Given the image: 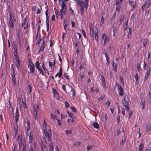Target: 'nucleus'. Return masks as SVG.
<instances>
[{"label": "nucleus", "mask_w": 151, "mask_h": 151, "mask_svg": "<svg viewBox=\"0 0 151 151\" xmlns=\"http://www.w3.org/2000/svg\"><path fill=\"white\" fill-rule=\"evenodd\" d=\"M137 68L138 69V71L139 72L140 70L141 67L139 63H137Z\"/></svg>", "instance_id": "obj_41"}, {"label": "nucleus", "mask_w": 151, "mask_h": 151, "mask_svg": "<svg viewBox=\"0 0 151 151\" xmlns=\"http://www.w3.org/2000/svg\"><path fill=\"white\" fill-rule=\"evenodd\" d=\"M50 116L52 118H53L54 119H55V118L56 117L55 115L53 114H50Z\"/></svg>", "instance_id": "obj_59"}, {"label": "nucleus", "mask_w": 151, "mask_h": 151, "mask_svg": "<svg viewBox=\"0 0 151 151\" xmlns=\"http://www.w3.org/2000/svg\"><path fill=\"white\" fill-rule=\"evenodd\" d=\"M116 85L117 86V89L118 91L119 95L120 96H122L123 95V90L122 87L119 85L118 83H116Z\"/></svg>", "instance_id": "obj_4"}, {"label": "nucleus", "mask_w": 151, "mask_h": 151, "mask_svg": "<svg viewBox=\"0 0 151 151\" xmlns=\"http://www.w3.org/2000/svg\"><path fill=\"white\" fill-rule=\"evenodd\" d=\"M41 148L42 151L46 150L47 151V148L46 147V144L45 142H42L41 144Z\"/></svg>", "instance_id": "obj_13"}, {"label": "nucleus", "mask_w": 151, "mask_h": 151, "mask_svg": "<svg viewBox=\"0 0 151 151\" xmlns=\"http://www.w3.org/2000/svg\"><path fill=\"white\" fill-rule=\"evenodd\" d=\"M25 122H26L27 124V131H28L30 129L29 122V120L28 119H26V120L25 121Z\"/></svg>", "instance_id": "obj_21"}, {"label": "nucleus", "mask_w": 151, "mask_h": 151, "mask_svg": "<svg viewBox=\"0 0 151 151\" xmlns=\"http://www.w3.org/2000/svg\"><path fill=\"white\" fill-rule=\"evenodd\" d=\"M102 81V85L104 87L105 86V80H103L101 81Z\"/></svg>", "instance_id": "obj_61"}, {"label": "nucleus", "mask_w": 151, "mask_h": 151, "mask_svg": "<svg viewBox=\"0 0 151 151\" xmlns=\"http://www.w3.org/2000/svg\"><path fill=\"white\" fill-rule=\"evenodd\" d=\"M151 1L150 0L147 1L144 4V6L146 8H148L151 5Z\"/></svg>", "instance_id": "obj_12"}, {"label": "nucleus", "mask_w": 151, "mask_h": 151, "mask_svg": "<svg viewBox=\"0 0 151 151\" xmlns=\"http://www.w3.org/2000/svg\"><path fill=\"white\" fill-rule=\"evenodd\" d=\"M39 109V107L37 105H35L34 106V114L36 119L37 118V110Z\"/></svg>", "instance_id": "obj_7"}, {"label": "nucleus", "mask_w": 151, "mask_h": 151, "mask_svg": "<svg viewBox=\"0 0 151 151\" xmlns=\"http://www.w3.org/2000/svg\"><path fill=\"white\" fill-rule=\"evenodd\" d=\"M148 41V39L147 38H146L144 40V42H143V44L144 46L145 47L146 46Z\"/></svg>", "instance_id": "obj_33"}, {"label": "nucleus", "mask_w": 151, "mask_h": 151, "mask_svg": "<svg viewBox=\"0 0 151 151\" xmlns=\"http://www.w3.org/2000/svg\"><path fill=\"white\" fill-rule=\"evenodd\" d=\"M81 32L83 34L84 37L86 38V34L85 31L83 29H82Z\"/></svg>", "instance_id": "obj_43"}, {"label": "nucleus", "mask_w": 151, "mask_h": 151, "mask_svg": "<svg viewBox=\"0 0 151 151\" xmlns=\"http://www.w3.org/2000/svg\"><path fill=\"white\" fill-rule=\"evenodd\" d=\"M144 145L143 144H140L139 146V151H142L144 148Z\"/></svg>", "instance_id": "obj_29"}, {"label": "nucleus", "mask_w": 151, "mask_h": 151, "mask_svg": "<svg viewBox=\"0 0 151 151\" xmlns=\"http://www.w3.org/2000/svg\"><path fill=\"white\" fill-rule=\"evenodd\" d=\"M45 135L48 141H51V137L52 136L51 131L50 129H49L48 131L47 129H44L43 130Z\"/></svg>", "instance_id": "obj_2"}, {"label": "nucleus", "mask_w": 151, "mask_h": 151, "mask_svg": "<svg viewBox=\"0 0 151 151\" xmlns=\"http://www.w3.org/2000/svg\"><path fill=\"white\" fill-rule=\"evenodd\" d=\"M104 18L103 17V16L102 15L101 19V23L100 24V25L101 26H102L104 22Z\"/></svg>", "instance_id": "obj_37"}, {"label": "nucleus", "mask_w": 151, "mask_h": 151, "mask_svg": "<svg viewBox=\"0 0 151 151\" xmlns=\"http://www.w3.org/2000/svg\"><path fill=\"white\" fill-rule=\"evenodd\" d=\"M30 135H29V142L30 143H31L32 141V136L31 135V134H30Z\"/></svg>", "instance_id": "obj_48"}, {"label": "nucleus", "mask_w": 151, "mask_h": 151, "mask_svg": "<svg viewBox=\"0 0 151 151\" xmlns=\"http://www.w3.org/2000/svg\"><path fill=\"white\" fill-rule=\"evenodd\" d=\"M123 16L121 18H120V19H119V24L120 25L121 24H122V21L123 20Z\"/></svg>", "instance_id": "obj_58"}, {"label": "nucleus", "mask_w": 151, "mask_h": 151, "mask_svg": "<svg viewBox=\"0 0 151 151\" xmlns=\"http://www.w3.org/2000/svg\"><path fill=\"white\" fill-rule=\"evenodd\" d=\"M28 60H29V64H34L30 58H29L28 59Z\"/></svg>", "instance_id": "obj_64"}, {"label": "nucleus", "mask_w": 151, "mask_h": 151, "mask_svg": "<svg viewBox=\"0 0 151 151\" xmlns=\"http://www.w3.org/2000/svg\"><path fill=\"white\" fill-rule=\"evenodd\" d=\"M66 14V13L60 12V16L61 17V19L63 20V18L64 16Z\"/></svg>", "instance_id": "obj_36"}, {"label": "nucleus", "mask_w": 151, "mask_h": 151, "mask_svg": "<svg viewBox=\"0 0 151 151\" xmlns=\"http://www.w3.org/2000/svg\"><path fill=\"white\" fill-rule=\"evenodd\" d=\"M65 107L66 108H68L69 107V103L68 102L65 101Z\"/></svg>", "instance_id": "obj_57"}, {"label": "nucleus", "mask_w": 151, "mask_h": 151, "mask_svg": "<svg viewBox=\"0 0 151 151\" xmlns=\"http://www.w3.org/2000/svg\"><path fill=\"white\" fill-rule=\"evenodd\" d=\"M150 68L149 69L147 70L145 75V77H144V82H145L146 80L148 78L149 76L150 75Z\"/></svg>", "instance_id": "obj_11"}, {"label": "nucleus", "mask_w": 151, "mask_h": 151, "mask_svg": "<svg viewBox=\"0 0 151 151\" xmlns=\"http://www.w3.org/2000/svg\"><path fill=\"white\" fill-rule=\"evenodd\" d=\"M42 68L47 73H48V74H49V73L48 72V70L47 69L45 68V67L44 66H43V65L42 66Z\"/></svg>", "instance_id": "obj_49"}, {"label": "nucleus", "mask_w": 151, "mask_h": 151, "mask_svg": "<svg viewBox=\"0 0 151 151\" xmlns=\"http://www.w3.org/2000/svg\"><path fill=\"white\" fill-rule=\"evenodd\" d=\"M70 108L71 109L72 111L74 112H76V110L75 109V107H70Z\"/></svg>", "instance_id": "obj_60"}, {"label": "nucleus", "mask_w": 151, "mask_h": 151, "mask_svg": "<svg viewBox=\"0 0 151 151\" xmlns=\"http://www.w3.org/2000/svg\"><path fill=\"white\" fill-rule=\"evenodd\" d=\"M141 103L142 109H144L145 107V99L144 98H142L141 100Z\"/></svg>", "instance_id": "obj_18"}, {"label": "nucleus", "mask_w": 151, "mask_h": 151, "mask_svg": "<svg viewBox=\"0 0 151 151\" xmlns=\"http://www.w3.org/2000/svg\"><path fill=\"white\" fill-rule=\"evenodd\" d=\"M50 151H53V144L51 142L50 144V147L49 148Z\"/></svg>", "instance_id": "obj_32"}, {"label": "nucleus", "mask_w": 151, "mask_h": 151, "mask_svg": "<svg viewBox=\"0 0 151 151\" xmlns=\"http://www.w3.org/2000/svg\"><path fill=\"white\" fill-rule=\"evenodd\" d=\"M103 53H104V55H105V56L106 57V60L107 61L106 65H108V63L109 62V58L108 57V54H107L106 52V51L105 50H104V51L103 52Z\"/></svg>", "instance_id": "obj_14"}, {"label": "nucleus", "mask_w": 151, "mask_h": 151, "mask_svg": "<svg viewBox=\"0 0 151 151\" xmlns=\"http://www.w3.org/2000/svg\"><path fill=\"white\" fill-rule=\"evenodd\" d=\"M92 146H88V145L87 147V150L88 151L90 150H92Z\"/></svg>", "instance_id": "obj_54"}, {"label": "nucleus", "mask_w": 151, "mask_h": 151, "mask_svg": "<svg viewBox=\"0 0 151 151\" xmlns=\"http://www.w3.org/2000/svg\"><path fill=\"white\" fill-rule=\"evenodd\" d=\"M12 80L13 83L15 85L16 83L15 78H12Z\"/></svg>", "instance_id": "obj_62"}, {"label": "nucleus", "mask_w": 151, "mask_h": 151, "mask_svg": "<svg viewBox=\"0 0 151 151\" xmlns=\"http://www.w3.org/2000/svg\"><path fill=\"white\" fill-rule=\"evenodd\" d=\"M88 0H76L77 3L80 7V10L81 15L84 14L85 10L88 8Z\"/></svg>", "instance_id": "obj_1"}, {"label": "nucleus", "mask_w": 151, "mask_h": 151, "mask_svg": "<svg viewBox=\"0 0 151 151\" xmlns=\"http://www.w3.org/2000/svg\"><path fill=\"white\" fill-rule=\"evenodd\" d=\"M38 70L40 71V73H42V76L44 75V73L43 72V70H42V68L41 67L40 68L38 69Z\"/></svg>", "instance_id": "obj_44"}, {"label": "nucleus", "mask_w": 151, "mask_h": 151, "mask_svg": "<svg viewBox=\"0 0 151 151\" xmlns=\"http://www.w3.org/2000/svg\"><path fill=\"white\" fill-rule=\"evenodd\" d=\"M122 102L124 105L125 107L127 106H128V103L124 99H124L122 100Z\"/></svg>", "instance_id": "obj_22"}, {"label": "nucleus", "mask_w": 151, "mask_h": 151, "mask_svg": "<svg viewBox=\"0 0 151 151\" xmlns=\"http://www.w3.org/2000/svg\"><path fill=\"white\" fill-rule=\"evenodd\" d=\"M114 61L113 60V62H112V65L113 67V69L115 71H117V69H116V65L117 64L116 63H114Z\"/></svg>", "instance_id": "obj_23"}, {"label": "nucleus", "mask_w": 151, "mask_h": 151, "mask_svg": "<svg viewBox=\"0 0 151 151\" xmlns=\"http://www.w3.org/2000/svg\"><path fill=\"white\" fill-rule=\"evenodd\" d=\"M102 38L104 41V44L105 45L106 42H108L109 41V37H107L105 33H104L102 35Z\"/></svg>", "instance_id": "obj_8"}, {"label": "nucleus", "mask_w": 151, "mask_h": 151, "mask_svg": "<svg viewBox=\"0 0 151 151\" xmlns=\"http://www.w3.org/2000/svg\"><path fill=\"white\" fill-rule=\"evenodd\" d=\"M81 144V143L79 141L76 142L74 144V146L76 147L78 146Z\"/></svg>", "instance_id": "obj_35"}, {"label": "nucleus", "mask_w": 151, "mask_h": 151, "mask_svg": "<svg viewBox=\"0 0 151 151\" xmlns=\"http://www.w3.org/2000/svg\"><path fill=\"white\" fill-rule=\"evenodd\" d=\"M64 76L65 78L68 80L69 81L70 80V78L69 77V76L67 75L66 73H64Z\"/></svg>", "instance_id": "obj_45"}, {"label": "nucleus", "mask_w": 151, "mask_h": 151, "mask_svg": "<svg viewBox=\"0 0 151 151\" xmlns=\"http://www.w3.org/2000/svg\"><path fill=\"white\" fill-rule=\"evenodd\" d=\"M118 6L117 7H116V11H118L119 12V11L120 9V7H121V5H117Z\"/></svg>", "instance_id": "obj_46"}, {"label": "nucleus", "mask_w": 151, "mask_h": 151, "mask_svg": "<svg viewBox=\"0 0 151 151\" xmlns=\"http://www.w3.org/2000/svg\"><path fill=\"white\" fill-rule=\"evenodd\" d=\"M37 69H38L40 68V67H39L40 64L38 61H37L35 63Z\"/></svg>", "instance_id": "obj_40"}, {"label": "nucleus", "mask_w": 151, "mask_h": 151, "mask_svg": "<svg viewBox=\"0 0 151 151\" xmlns=\"http://www.w3.org/2000/svg\"><path fill=\"white\" fill-rule=\"evenodd\" d=\"M15 114L16 123H17L18 121V119L19 116V113L15 112Z\"/></svg>", "instance_id": "obj_24"}, {"label": "nucleus", "mask_w": 151, "mask_h": 151, "mask_svg": "<svg viewBox=\"0 0 151 151\" xmlns=\"http://www.w3.org/2000/svg\"><path fill=\"white\" fill-rule=\"evenodd\" d=\"M27 20V18L25 17L23 20L22 22V27H24V29L27 28L28 27V23H26Z\"/></svg>", "instance_id": "obj_6"}, {"label": "nucleus", "mask_w": 151, "mask_h": 151, "mask_svg": "<svg viewBox=\"0 0 151 151\" xmlns=\"http://www.w3.org/2000/svg\"><path fill=\"white\" fill-rule=\"evenodd\" d=\"M128 26V21H127V22H125V25L124 26V28L125 29V30H126L127 27Z\"/></svg>", "instance_id": "obj_56"}, {"label": "nucleus", "mask_w": 151, "mask_h": 151, "mask_svg": "<svg viewBox=\"0 0 151 151\" xmlns=\"http://www.w3.org/2000/svg\"><path fill=\"white\" fill-rule=\"evenodd\" d=\"M65 133L66 134H71V130H66L65 131Z\"/></svg>", "instance_id": "obj_52"}, {"label": "nucleus", "mask_w": 151, "mask_h": 151, "mask_svg": "<svg viewBox=\"0 0 151 151\" xmlns=\"http://www.w3.org/2000/svg\"><path fill=\"white\" fill-rule=\"evenodd\" d=\"M62 88L63 90L65 91H66V87L64 84H63L62 85Z\"/></svg>", "instance_id": "obj_63"}, {"label": "nucleus", "mask_w": 151, "mask_h": 151, "mask_svg": "<svg viewBox=\"0 0 151 151\" xmlns=\"http://www.w3.org/2000/svg\"><path fill=\"white\" fill-rule=\"evenodd\" d=\"M62 68L61 67L59 71V78H61L62 76Z\"/></svg>", "instance_id": "obj_31"}, {"label": "nucleus", "mask_w": 151, "mask_h": 151, "mask_svg": "<svg viewBox=\"0 0 151 151\" xmlns=\"http://www.w3.org/2000/svg\"><path fill=\"white\" fill-rule=\"evenodd\" d=\"M126 140V139L125 137H123L122 138V141L120 143V145L121 146H122L123 145L125 141Z\"/></svg>", "instance_id": "obj_34"}, {"label": "nucleus", "mask_w": 151, "mask_h": 151, "mask_svg": "<svg viewBox=\"0 0 151 151\" xmlns=\"http://www.w3.org/2000/svg\"><path fill=\"white\" fill-rule=\"evenodd\" d=\"M28 67L30 69V73L32 74L33 73H34L35 71V66L34 64H29Z\"/></svg>", "instance_id": "obj_9"}, {"label": "nucleus", "mask_w": 151, "mask_h": 151, "mask_svg": "<svg viewBox=\"0 0 151 151\" xmlns=\"http://www.w3.org/2000/svg\"><path fill=\"white\" fill-rule=\"evenodd\" d=\"M122 1L121 0H117L116 2V5H120L119 4L122 2Z\"/></svg>", "instance_id": "obj_53"}, {"label": "nucleus", "mask_w": 151, "mask_h": 151, "mask_svg": "<svg viewBox=\"0 0 151 151\" xmlns=\"http://www.w3.org/2000/svg\"><path fill=\"white\" fill-rule=\"evenodd\" d=\"M67 20L66 19L65 20L64 22V23H63V25H64V29L65 30L66 29L67 27V25H68V24H66L65 23V22H67Z\"/></svg>", "instance_id": "obj_38"}, {"label": "nucleus", "mask_w": 151, "mask_h": 151, "mask_svg": "<svg viewBox=\"0 0 151 151\" xmlns=\"http://www.w3.org/2000/svg\"><path fill=\"white\" fill-rule=\"evenodd\" d=\"M151 127V124H149L147 126V130L146 131L147 132H149Z\"/></svg>", "instance_id": "obj_30"}, {"label": "nucleus", "mask_w": 151, "mask_h": 151, "mask_svg": "<svg viewBox=\"0 0 151 151\" xmlns=\"http://www.w3.org/2000/svg\"><path fill=\"white\" fill-rule=\"evenodd\" d=\"M9 23L10 25V27L11 28H13L14 27V24L13 20H9Z\"/></svg>", "instance_id": "obj_27"}, {"label": "nucleus", "mask_w": 151, "mask_h": 151, "mask_svg": "<svg viewBox=\"0 0 151 151\" xmlns=\"http://www.w3.org/2000/svg\"><path fill=\"white\" fill-rule=\"evenodd\" d=\"M9 20H12L13 18L14 19V21H15L16 19L14 17V16L13 17L12 13L11 12H9Z\"/></svg>", "instance_id": "obj_20"}, {"label": "nucleus", "mask_w": 151, "mask_h": 151, "mask_svg": "<svg viewBox=\"0 0 151 151\" xmlns=\"http://www.w3.org/2000/svg\"><path fill=\"white\" fill-rule=\"evenodd\" d=\"M16 65L17 68H19L20 67V64L19 60V58H16Z\"/></svg>", "instance_id": "obj_15"}, {"label": "nucleus", "mask_w": 151, "mask_h": 151, "mask_svg": "<svg viewBox=\"0 0 151 151\" xmlns=\"http://www.w3.org/2000/svg\"><path fill=\"white\" fill-rule=\"evenodd\" d=\"M70 87L71 88V90L70 91V93L71 94H72L73 96H75V91L73 90L72 87L70 86Z\"/></svg>", "instance_id": "obj_39"}, {"label": "nucleus", "mask_w": 151, "mask_h": 151, "mask_svg": "<svg viewBox=\"0 0 151 151\" xmlns=\"http://www.w3.org/2000/svg\"><path fill=\"white\" fill-rule=\"evenodd\" d=\"M14 57L15 58V59H16V58H18L17 57V51H14Z\"/></svg>", "instance_id": "obj_47"}, {"label": "nucleus", "mask_w": 151, "mask_h": 151, "mask_svg": "<svg viewBox=\"0 0 151 151\" xmlns=\"http://www.w3.org/2000/svg\"><path fill=\"white\" fill-rule=\"evenodd\" d=\"M93 125L95 128L97 129H98L99 128V124L96 122H93Z\"/></svg>", "instance_id": "obj_25"}, {"label": "nucleus", "mask_w": 151, "mask_h": 151, "mask_svg": "<svg viewBox=\"0 0 151 151\" xmlns=\"http://www.w3.org/2000/svg\"><path fill=\"white\" fill-rule=\"evenodd\" d=\"M67 112L69 115V116L70 117H72V116H73V113L71 112H69L68 111H67Z\"/></svg>", "instance_id": "obj_55"}, {"label": "nucleus", "mask_w": 151, "mask_h": 151, "mask_svg": "<svg viewBox=\"0 0 151 151\" xmlns=\"http://www.w3.org/2000/svg\"><path fill=\"white\" fill-rule=\"evenodd\" d=\"M17 35L18 37H19L21 35V32L20 30L19 29H18L17 30Z\"/></svg>", "instance_id": "obj_51"}, {"label": "nucleus", "mask_w": 151, "mask_h": 151, "mask_svg": "<svg viewBox=\"0 0 151 151\" xmlns=\"http://www.w3.org/2000/svg\"><path fill=\"white\" fill-rule=\"evenodd\" d=\"M105 98V95H103L101 96V97H99L98 99V100L99 101H101L103 99Z\"/></svg>", "instance_id": "obj_42"}, {"label": "nucleus", "mask_w": 151, "mask_h": 151, "mask_svg": "<svg viewBox=\"0 0 151 151\" xmlns=\"http://www.w3.org/2000/svg\"><path fill=\"white\" fill-rule=\"evenodd\" d=\"M56 119L58 121V125L59 126H61V121L58 119Z\"/></svg>", "instance_id": "obj_50"}, {"label": "nucleus", "mask_w": 151, "mask_h": 151, "mask_svg": "<svg viewBox=\"0 0 151 151\" xmlns=\"http://www.w3.org/2000/svg\"><path fill=\"white\" fill-rule=\"evenodd\" d=\"M38 38H39V39H38V40H37V41L36 43V45H39L40 44V42H41V40H42V39H41V38L40 37V36L38 37V35H37V37H36V38H37V40L38 39Z\"/></svg>", "instance_id": "obj_26"}, {"label": "nucleus", "mask_w": 151, "mask_h": 151, "mask_svg": "<svg viewBox=\"0 0 151 151\" xmlns=\"http://www.w3.org/2000/svg\"><path fill=\"white\" fill-rule=\"evenodd\" d=\"M61 9L60 10V12L65 13L67 12V6L65 2L64 1H63L61 3Z\"/></svg>", "instance_id": "obj_3"}, {"label": "nucleus", "mask_w": 151, "mask_h": 151, "mask_svg": "<svg viewBox=\"0 0 151 151\" xmlns=\"http://www.w3.org/2000/svg\"><path fill=\"white\" fill-rule=\"evenodd\" d=\"M135 78V83L136 84H138L139 83L138 81V73H137L134 76Z\"/></svg>", "instance_id": "obj_28"}, {"label": "nucleus", "mask_w": 151, "mask_h": 151, "mask_svg": "<svg viewBox=\"0 0 151 151\" xmlns=\"http://www.w3.org/2000/svg\"><path fill=\"white\" fill-rule=\"evenodd\" d=\"M89 28L90 32L89 33L90 36L92 38V39L93 40H94V31L92 29V24L91 23H90L89 24Z\"/></svg>", "instance_id": "obj_5"}, {"label": "nucleus", "mask_w": 151, "mask_h": 151, "mask_svg": "<svg viewBox=\"0 0 151 151\" xmlns=\"http://www.w3.org/2000/svg\"><path fill=\"white\" fill-rule=\"evenodd\" d=\"M45 41L44 40H43V42L42 45V46L40 47V48L39 50V52H42L44 50V48L45 47Z\"/></svg>", "instance_id": "obj_16"}, {"label": "nucleus", "mask_w": 151, "mask_h": 151, "mask_svg": "<svg viewBox=\"0 0 151 151\" xmlns=\"http://www.w3.org/2000/svg\"><path fill=\"white\" fill-rule=\"evenodd\" d=\"M17 140L18 141V143H22V135H19L18 136Z\"/></svg>", "instance_id": "obj_19"}, {"label": "nucleus", "mask_w": 151, "mask_h": 151, "mask_svg": "<svg viewBox=\"0 0 151 151\" xmlns=\"http://www.w3.org/2000/svg\"><path fill=\"white\" fill-rule=\"evenodd\" d=\"M96 30L95 32V39L97 42L98 41V31L96 27H95Z\"/></svg>", "instance_id": "obj_10"}, {"label": "nucleus", "mask_w": 151, "mask_h": 151, "mask_svg": "<svg viewBox=\"0 0 151 151\" xmlns=\"http://www.w3.org/2000/svg\"><path fill=\"white\" fill-rule=\"evenodd\" d=\"M129 3L130 4L132 7V10H133L134 9L135 7L136 4L135 2L132 1H129Z\"/></svg>", "instance_id": "obj_17"}]
</instances>
